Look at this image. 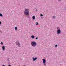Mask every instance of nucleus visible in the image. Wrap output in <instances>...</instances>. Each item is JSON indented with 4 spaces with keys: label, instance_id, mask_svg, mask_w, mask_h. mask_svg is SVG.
<instances>
[{
    "label": "nucleus",
    "instance_id": "f257e3e1",
    "mask_svg": "<svg viewBox=\"0 0 66 66\" xmlns=\"http://www.w3.org/2000/svg\"><path fill=\"white\" fill-rule=\"evenodd\" d=\"M24 13V14L26 15H28L29 14V9H26Z\"/></svg>",
    "mask_w": 66,
    "mask_h": 66
},
{
    "label": "nucleus",
    "instance_id": "6e6552de",
    "mask_svg": "<svg viewBox=\"0 0 66 66\" xmlns=\"http://www.w3.org/2000/svg\"><path fill=\"white\" fill-rule=\"evenodd\" d=\"M33 19H35V16H33L32 17Z\"/></svg>",
    "mask_w": 66,
    "mask_h": 66
},
{
    "label": "nucleus",
    "instance_id": "20e7f679",
    "mask_svg": "<svg viewBox=\"0 0 66 66\" xmlns=\"http://www.w3.org/2000/svg\"><path fill=\"white\" fill-rule=\"evenodd\" d=\"M16 44L18 46H20V44H19V42H18V41H17L16 42Z\"/></svg>",
    "mask_w": 66,
    "mask_h": 66
},
{
    "label": "nucleus",
    "instance_id": "f3484780",
    "mask_svg": "<svg viewBox=\"0 0 66 66\" xmlns=\"http://www.w3.org/2000/svg\"><path fill=\"white\" fill-rule=\"evenodd\" d=\"M38 39V38H36V39Z\"/></svg>",
    "mask_w": 66,
    "mask_h": 66
},
{
    "label": "nucleus",
    "instance_id": "4468645a",
    "mask_svg": "<svg viewBox=\"0 0 66 66\" xmlns=\"http://www.w3.org/2000/svg\"><path fill=\"white\" fill-rule=\"evenodd\" d=\"M36 25H38V22H36Z\"/></svg>",
    "mask_w": 66,
    "mask_h": 66
},
{
    "label": "nucleus",
    "instance_id": "7ed1b4c3",
    "mask_svg": "<svg viewBox=\"0 0 66 66\" xmlns=\"http://www.w3.org/2000/svg\"><path fill=\"white\" fill-rule=\"evenodd\" d=\"M43 63L44 64V65H45V66H46V64L45 63L46 60H45V59H43Z\"/></svg>",
    "mask_w": 66,
    "mask_h": 66
},
{
    "label": "nucleus",
    "instance_id": "423d86ee",
    "mask_svg": "<svg viewBox=\"0 0 66 66\" xmlns=\"http://www.w3.org/2000/svg\"><path fill=\"white\" fill-rule=\"evenodd\" d=\"M33 59L34 61H35L37 59V57H36L35 58H33Z\"/></svg>",
    "mask_w": 66,
    "mask_h": 66
},
{
    "label": "nucleus",
    "instance_id": "9d476101",
    "mask_svg": "<svg viewBox=\"0 0 66 66\" xmlns=\"http://www.w3.org/2000/svg\"><path fill=\"white\" fill-rule=\"evenodd\" d=\"M15 30H17V27H15Z\"/></svg>",
    "mask_w": 66,
    "mask_h": 66
},
{
    "label": "nucleus",
    "instance_id": "a211bd4d",
    "mask_svg": "<svg viewBox=\"0 0 66 66\" xmlns=\"http://www.w3.org/2000/svg\"><path fill=\"white\" fill-rule=\"evenodd\" d=\"M1 24V22L0 21V24Z\"/></svg>",
    "mask_w": 66,
    "mask_h": 66
},
{
    "label": "nucleus",
    "instance_id": "6ab92c4d",
    "mask_svg": "<svg viewBox=\"0 0 66 66\" xmlns=\"http://www.w3.org/2000/svg\"><path fill=\"white\" fill-rule=\"evenodd\" d=\"M2 66H5V65H3Z\"/></svg>",
    "mask_w": 66,
    "mask_h": 66
},
{
    "label": "nucleus",
    "instance_id": "dca6fc26",
    "mask_svg": "<svg viewBox=\"0 0 66 66\" xmlns=\"http://www.w3.org/2000/svg\"><path fill=\"white\" fill-rule=\"evenodd\" d=\"M55 18V16H54L53 17V18Z\"/></svg>",
    "mask_w": 66,
    "mask_h": 66
},
{
    "label": "nucleus",
    "instance_id": "aec40b11",
    "mask_svg": "<svg viewBox=\"0 0 66 66\" xmlns=\"http://www.w3.org/2000/svg\"><path fill=\"white\" fill-rule=\"evenodd\" d=\"M61 0H58V1H61Z\"/></svg>",
    "mask_w": 66,
    "mask_h": 66
},
{
    "label": "nucleus",
    "instance_id": "9b49d317",
    "mask_svg": "<svg viewBox=\"0 0 66 66\" xmlns=\"http://www.w3.org/2000/svg\"><path fill=\"white\" fill-rule=\"evenodd\" d=\"M2 16V14L1 13H0V16Z\"/></svg>",
    "mask_w": 66,
    "mask_h": 66
},
{
    "label": "nucleus",
    "instance_id": "f03ea898",
    "mask_svg": "<svg viewBox=\"0 0 66 66\" xmlns=\"http://www.w3.org/2000/svg\"><path fill=\"white\" fill-rule=\"evenodd\" d=\"M31 45L33 47H35V46H36V43L35 42H33L32 43H31Z\"/></svg>",
    "mask_w": 66,
    "mask_h": 66
},
{
    "label": "nucleus",
    "instance_id": "f8f14e48",
    "mask_svg": "<svg viewBox=\"0 0 66 66\" xmlns=\"http://www.w3.org/2000/svg\"><path fill=\"white\" fill-rule=\"evenodd\" d=\"M1 44L2 45H3V43H2V42L1 43Z\"/></svg>",
    "mask_w": 66,
    "mask_h": 66
},
{
    "label": "nucleus",
    "instance_id": "1a4fd4ad",
    "mask_svg": "<svg viewBox=\"0 0 66 66\" xmlns=\"http://www.w3.org/2000/svg\"><path fill=\"white\" fill-rule=\"evenodd\" d=\"M32 38H34V36H31Z\"/></svg>",
    "mask_w": 66,
    "mask_h": 66
},
{
    "label": "nucleus",
    "instance_id": "39448f33",
    "mask_svg": "<svg viewBox=\"0 0 66 66\" xmlns=\"http://www.w3.org/2000/svg\"><path fill=\"white\" fill-rule=\"evenodd\" d=\"M61 31L60 30H58L57 31V34H59L60 33H61Z\"/></svg>",
    "mask_w": 66,
    "mask_h": 66
},
{
    "label": "nucleus",
    "instance_id": "0eeeda50",
    "mask_svg": "<svg viewBox=\"0 0 66 66\" xmlns=\"http://www.w3.org/2000/svg\"><path fill=\"white\" fill-rule=\"evenodd\" d=\"M2 48L3 49V50H5V47L4 46H3V47H2Z\"/></svg>",
    "mask_w": 66,
    "mask_h": 66
},
{
    "label": "nucleus",
    "instance_id": "412c9836",
    "mask_svg": "<svg viewBox=\"0 0 66 66\" xmlns=\"http://www.w3.org/2000/svg\"><path fill=\"white\" fill-rule=\"evenodd\" d=\"M9 66H11V65H9Z\"/></svg>",
    "mask_w": 66,
    "mask_h": 66
},
{
    "label": "nucleus",
    "instance_id": "ddd939ff",
    "mask_svg": "<svg viewBox=\"0 0 66 66\" xmlns=\"http://www.w3.org/2000/svg\"><path fill=\"white\" fill-rule=\"evenodd\" d=\"M40 16H43V14H40Z\"/></svg>",
    "mask_w": 66,
    "mask_h": 66
},
{
    "label": "nucleus",
    "instance_id": "2eb2a0df",
    "mask_svg": "<svg viewBox=\"0 0 66 66\" xmlns=\"http://www.w3.org/2000/svg\"><path fill=\"white\" fill-rule=\"evenodd\" d=\"M57 45H55V47H57Z\"/></svg>",
    "mask_w": 66,
    "mask_h": 66
}]
</instances>
